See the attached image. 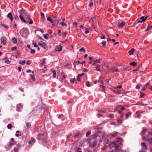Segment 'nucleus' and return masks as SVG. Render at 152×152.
<instances>
[{
	"label": "nucleus",
	"instance_id": "2f4dec72",
	"mask_svg": "<svg viewBox=\"0 0 152 152\" xmlns=\"http://www.w3.org/2000/svg\"><path fill=\"white\" fill-rule=\"evenodd\" d=\"M18 149L16 148H15L14 149H13V151H11V152H18Z\"/></svg>",
	"mask_w": 152,
	"mask_h": 152
},
{
	"label": "nucleus",
	"instance_id": "bb28decb",
	"mask_svg": "<svg viewBox=\"0 0 152 152\" xmlns=\"http://www.w3.org/2000/svg\"><path fill=\"white\" fill-rule=\"evenodd\" d=\"M152 28V26H148V27L145 30V31H148L151 28Z\"/></svg>",
	"mask_w": 152,
	"mask_h": 152
},
{
	"label": "nucleus",
	"instance_id": "680f3d73",
	"mask_svg": "<svg viewBox=\"0 0 152 152\" xmlns=\"http://www.w3.org/2000/svg\"><path fill=\"white\" fill-rule=\"evenodd\" d=\"M76 152H81V151H80V149H76Z\"/></svg>",
	"mask_w": 152,
	"mask_h": 152
},
{
	"label": "nucleus",
	"instance_id": "69168bd1",
	"mask_svg": "<svg viewBox=\"0 0 152 152\" xmlns=\"http://www.w3.org/2000/svg\"><path fill=\"white\" fill-rule=\"evenodd\" d=\"M102 137L103 138H104L106 137L105 134H103L102 135Z\"/></svg>",
	"mask_w": 152,
	"mask_h": 152
},
{
	"label": "nucleus",
	"instance_id": "6ab92c4d",
	"mask_svg": "<svg viewBox=\"0 0 152 152\" xmlns=\"http://www.w3.org/2000/svg\"><path fill=\"white\" fill-rule=\"evenodd\" d=\"M110 70L113 72H118V69L116 68V66H114L113 68Z\"/></svg>",
	"mask_w": 152,
	"mask_h": 152
},
{
	"label": "nucleus",
	"instance_id": "4d7b16f0",
	"mask_svg": "<svg viewBox=\"0 0 152 152\" xmlns=\"http://www.w3.org/2000/svg\"><path fill=\"white\" fill-rule=\"evenodd\" d=\"M140 19H141L142 20L141 21H140V20H139L138 21H137V23H140V22H141V23H142V17H141Z\"/></svg>",
	"mask_w": 152,
	"mask_h": 152
},
{
	"label": "nucleus",
	"instance_id": "bf43d9fd",
	"mask_svg": "<svg viewBox=\"0 0 152 152\" xmlns=\"http://www.w3.org/2000/svg\"><path fill=\"white\" fill-rule=\"evenodd\" d=\"M30 76L31 77L32 79L34 80L35 79V77L34 76L32 75H30Z\"/></svg>",
	"mask_w": 152,
	"mask_h": 152
},
{
	"label": "nucleus",
	"instance_id": "39448f33",
	"mask_svg": "<svg viewBox=\"0 0 152 152\" xmlns=\"http://www.w3.org/2000/svg\"><path fill=\"white\" fill-rule=\"evenodd\" d=\"M62 47L60 45H57L56 46L55 48V50L57 51H60L62 50Z\"/></svg>",
	"mask_w": 152,
	"mask_h": 152
},
{
	"label": "nucleus",
	"instance_id": "774afa93",
	"mask_svg": "<svg viewBox=\"0 0 152 152\" xmlns=\"http://www.w3.org/2000/svg\"><path fill=\"white\" fill-rule=\"evenodd\" d=\"M136 88L137 89H139L140 88V86L139 85H137Z\"/></svg>",
	"mask_w": 152,
	"mask_h": 152
},
{
	"label": "nucleus",
	"instance_id": "f8f14e48",
	"mask_svg": "<svg viewBox=\"0 0 152 152\" xmlns=\"http://www.w3.org/2000/svg\"><path fill=\"white\" fill-rule=\"evenodd\" d=\"M125 22H122L121 23H119L118 24V26L119 28H121L125 25Z\"/></svg>",
	"mask_w": 152,
	"mask_h": 152
},
{
	"label": "nucleus",
	"instance_id": "473e14b6",
	"mask_svg": "<svg viewBox=\"0 0 152 152\" xmlns=\"http://www.w3.org/2000/svg\"><path fill=\"white\" fill-rule=\"evenodd\" d=\"M12 126V125L11 124H9L7 125V128L9 129H10Z\"/></svg>",
	"mask_w": 152,
	"mask_h": 152
},
{
	"label": "nucleus",
	"instance_id": "412c9836",
	"mask_svg": "<svg viewBox=\"0 0 152 152\" xmlns=\"http://www.w3.org/2000/svg\"><path fill=\"white\" fill-rule=\"evenodd\" d=\"M129 64L130 65H132L133 66H135L137 65V63L136 62L134 61L129 63Z\"/></svg>",
	"mask_w": 152,
	"mask_h": 152
},
{
	"label": "nucleus",
	"instance_id": "0e129e2a",
	"mask_svg": "<svg viewBox=\"0 0 152 152\" xmlns=\"http://www.w3.org/2000/svg\"><path fill=\"white\" fill-rule=\"evenodd\" d=\"M121 122H122V121H121V120H117V123H119V124L121 123Z\"/></svg>",
	"mask_w": 152,
	"mask_h": 152
},
{
	"label": "nucleus",
	"instance_id": "58836bf2",
	"mask_svg": "<svg viewBox=\"0 0 152 152\" xmlns=\"http://www.w3.org/2000/svg\"><path fill=\"white\" fill-rule=\"evenodd\" d=\"M108 117L110 118H113V114H110L108 115Z\"/></svg>",
	"mask_w": 152,
	"mask_h": 152
},
{
	"label": "nucleus",
	"instance_id": "0eeeda50",
	"mask_svg": "<svg viewBox=\"0 0 152 152\" xmlns=\"http://www.w3.org/2000/svg\"><path fill=\"white\" fill-rule=\"evenodd\" d=\"M1 40L4 45H5L7 42V39L5 37L1 38Z\"/></svg>",
	"mask_w": 152,
	"mask_h": 152
},
{
	"label": "nucleus",
	"instance_id": "052dcab7",
	"mask_svg": "<svg viewBox=\"0 0 152 152\" xmlns=\"http://www.w3.org/2000/svg\"><path fill=\"white\" fill-rule=\"evenodd\" d=\"M5 63L7 64H9L10 63V61L9 60H7L5 61Z\"/></svg>",
	"mask_w": 152,
	"mask_h": 152
},
{
	"label": "nucleus",
	"instance_id": "f03ea898",
	"mask_svg": "<svg viewBox=\"0 0 152 152\" xmlns=\"http://www.w3.org/2000/svg\"><path fill=\"white\" fill-rule=\"evenodd\" d=\"M47 137V134L45 133H39L37 135V139L38 140H44Z\"/></svg>",
	"mask_w": 152,
	"mask_h": 152
},
{
	"label": "nucleus",
	"instance_id": "423d86ee",
	"mask_svg": "<svg viewBox=\"0 0 152 152\" xmlns=\"http://www.w3.org/2000/svg\"><path fill=\"white\" fill-rule=\"evenodd\" d=\"M96 69H95V70L99 72L102 71V70L101 69V65L99 64H97L96 65Z\"/></svg>",
	"mask_w": 152,
	"mask_h": 152
},
{
	"label": "nucleus",
	"instance_id": "338daca9",
	"mask_svg": "<svg viewBox=\"0 0 152 152\" xmlns=\"http://www.w3.org/2000/svg\"><path fill=\"white\" fill-rule=\"evenodd\" d=\"M61 117H63V115H59L58 116V119H60V118Z\"/></svg>",
	"mask_w": 152,
	"mask_h": 152
},
{
	"label": "nucleus",
	"instance_id": "f704fd0d",
	"mask_svg": "<svg viewBox=\"0 0 152 152\" xmlns=\"http://www.w3.org/2000/svg\"><path fill=\"white\" fill-rule=\"evenodd\" d=\"M143 149H146L147 148V146L145 143L143 142Z\"/></svg>",
	"mask_w": 152,
	"mask_h": 152
},
{
	"label": "nucleus",
	"instance_id": "8fccbe9b",
	"mask_svg": "<svg viewBox=\"0 0 152 152\" xmlns=\"http://www.w3.org/2000/svg\"><path fill=\"white\" fill-rule=\"evenodd\" d=\"M147 18L148 16H143V22Z\"/></svg>",
	"mask_w": 152,
	"mask_h": 152
},
{
	"label": "nucleus",
	"instance_id": "ea45409f",
	"mask_svg": "<svg viewBox=\"0 0 152 152\" xmlns=\"http://www.w3.org/2000/svg\"><path fill=\"white\" fill-rule=\"evenodd\" d=\"M106 42L105 41H103L102 42V45L103 47H105L106 46Z\"/></svg>",
	"mask_w": 152,
	"mask_h": 152
},
{
	"label": "nucleus",
	"instance_id": "de8ad7c7",
	"mask_svg": "<svg viewBox=\"0 0 152 152\" xmlns=\"http://www.w3.org/2000/svg\"><path fill=\"white\" fill-rule=\"evenodd\" d=\"M148 142L150 144L152 143V138H150L148 140Z\"/></svg>",
	"mask_w": 152,
	"mask_h": 152
},
{
	"label": "nucleus",
	"instance_id": "a878e982",
	"mask_svg": "<svg viewBox=\"0 0 152 152\" xmlns=\"http://www.w3.org/2000/svg\"><path fill=\"white\" fill-rule=\"evenodd\" d=\"M60 24L62 26H67V24L64 22H61L60 23Z\"/></svg>",
	"mask_w": 152,
	"mask_h": 152
},
{
	"label": "nucleus",
	"instance_id": "aec40b11",
	"mask_svg": "<svg viewBox=\"0 0 152 152\" xmlns=\"http://www.w3.org/2000/svg\"><path fill=\"white\" fill-rule=\"evenodd\" d=\"M21 135L20 132L18 131H17L15 135L16 137H18L20 136Z\"/></svg>",
	"mask_w": 152,
	"mask_h": 152
},
{
	"label": "nucleus",
	"instance_id": "4468645a",
	"mask_svg": "<svg viewBox=\"0 0 152 152\" xmlns=\"http://www.w3.org/2000/svg\"><path fill=\"white\" fill-rule=\"evenodd\" d=\"M7 17L10 19L11 21H12L13 20V18L12 16V14L11 12H10L8 14Z\"/></svg>",
	"mask_w": 152,
	"mask_h": 152
},
{
	"label": "nucleus",
	"instance_id": "9d476101",
	"mask_svg": "<svg viewBox=\"0 0 152 152\" xmlns=\"http://www.w3.org/2000/svg\"><path fill=\"white\" fill-rule=\"evenodd\" d=\"M84 75V74L83 73L79 74L77 76V80L79 81H80L81 80L80 77Z\"/></svg>",
	"mask_w": 152,
	"mask_h": 152
},
{
	"label": "nucleus",
	"instance_id": "20e7f679",
	"mask_svg": "<svg viewBox=\"0 0 152 152\" xmlns=\"http://www.w3.org/2000/svg\"><path fill=\"white\" fill-rule=\"evenodd\" d=\"M38 44L44 48H46L47 47L46 44L42 42H39L38 43Z\"/></svg>",
	"mask_w": 152,
	"mask_h": 152
},
{
	"label": "nucleus",
	"instance_id": "4be33fe9",
	"mask_svg": "<svg viewBox=\"0 0 152 152\" xmlns=\"http://www.w3.org/2000/svg\"><path fill=\"white\" fill-rule=\"evenodd\" d=\"M32 142H35V139L34 138H31V140L29 141L28 142V144H31Z\"/></svg>",
	"mask_w": 152,
	"mask_h": 152
},
{
	"label": "nucleus",
	"instance_id": "a19ab883",
	"mask_svg": "<svg viewBox=\"0 0 152 152\" xmlns=\"http://www.w3.org/2000/svg\"><path fill=\"white\" fill-rule=\"evenodd\" d=\"M94 18H91L90 19V22L93 23L94 22V20H93L94 19Z\"/></svg>",
	"mask_w": 152,
	"mask_h": 152
},
{
	"label": "nucleus",
	"instance_id": "f3484780",
	"mask_svg": "<svg viewBox=\"0 0 152 152\" xmlns=\"http://www.w3.org/2000/svg\"><path fill=\"white\" fill-rule=\"evenodd\" d=\"M12 42L14 44H16L17 42L16 39L14 37L12 38Z\"/></svg>",
	"mask_w": 152,
	"mask_h": 152
},
{
	"label": "nucleus",
	"instance_id": "e433bc0d",
	"mask_svg": "<svg viewBox=\"0 0 152 152\" xmlns=\"http://www.w3.org/2000/svg\"><path fill=\"white\" fill-rule=\"evenodd\" d=\"M102 70H104L105 69H106L105 67H106V65L105 64L102 65Z\"/></svg>",
	"mask_w": 152,
	"mask_h": 152
},
{
	"label": "nucleus",
	"instance_id": "ddd939ff",
	"mask_svg": "<svg viewBox=\"0 0 152 152\" xmlns=\"http://www.w3.org/2000/svg\"><path fill=\"white\" fill-rule=\"evenodd\" d=\"M96 144V142L94 141L90 143V146L91 147H94L95 146Z\"/></svg>",
	"mask_w": 152,
	"mask_h": 152
},
{
	"label": "nucleus",
	"instance_id": "79ce46f5",
	"mask_svg": "<svg viewBox=\"0 0 152 152\" xmlns=\"http://www.w3.org/2000/svg\"><path fill=\"white\" fill-rule=\"evenodd\" d=\"M79 51H83V52H84V53H85L86 52V51L85 50L84 48H80L79 50Z\"/></svg>",
	"mask_w": 152,
	"mask_h": 152
},
{
	"label": "nucleus",
	"instance_id": "49530a36",
	"mask_svg": "<svg viewBox=\"0 0 152 152\" xmlns=\"http://www.w3.org/2000/svg\"><path fill=\"white\" fill-rule=\"evenodd\" d=\"M86 85L88 87L90 86V85L89 84V83L88 81L86 82Z\"/></svg>",
	"mask_w": 152,
	"mask_h": 152
},
{
	"label": "nucleus",
	"instance_id": "c9c22d12",
	"mask_svg": "<svg viewBox=\"0 0 152 152\" xmlns=\"http://www.w3.org/2000/svg\"><path fill=\"white\" fill-rule=\"evenodd\" d=\"M31 124L29 123H27L26 124V126L28 128H30L31 126Z\"/></svg>",
	"mask_w": 152,
	"mask_h": 152
},
{
	"label": "nucleus",
	"instance_id": "a18cd8bd",
	"mask_svg": "<svg viewBox=\"0 0 152 152\" xmlns=\"http://www.w3.org/2000/svg\"><path fill=\"white\" fill-rule=\"evenodd\" d=\"M91 133V132L90 131H88L86 133V136L87 137Z\"/></svg>",
	"mask_w": 152,
	"mask_h": 152
},
{
	"label": "nucleus",
	"instance_id": "c756f323",
	"mask_svg": "<svg viewBox=\"0 0 152 152\" xmlns=\"http://www.w3.org/2000/svg\"><path fill=\"white\" fill-rule=\"evenodd\" d=\"M25 62H26V61L25 60L21 61L19 62V64H21L22 65H23V64H24L25 63Z\"/></svg>",
	"mask_w": 152,
	"mask_h": 152
},
{
	"label": "nucleus",
	"instance_id": "1a4fd4ad",
	"mask_svg": "<svg viewBox=\"0 0 152 152\" xmlns=\"http://www.w3.org/2000/svg\"><path fill=\"white\" fill-rule=\"evenodd\" d=\"M101 59H99L98 60H97L95 61H93V63L92 64V65L95 66L97 64L100 63Z\"/></svg>",
	"mask_w": 152,
	"mask_h": 152
},
{
	"label": "nucleus",
	"instance_id": "393cba45",
	"mask_svg": "<svg viewBox=\"0 0 152 152\" xmlns=\"http://www.w3.org/2000/svg\"><path fill=\"white\" fill-rule=\"evenodd\" d=\"M100 87L102 88V91H105V87L103 85H100Z\"/></svg>",
	"mask_w": 152,
	"mask_h": 152
},
{
	"label": "nucleus",
	"instance_id": "b1692460",
	"mask_svg": "<svg viewBox=\"0 0 152 152\" xmlns=\"http://www.w3.org/2000/svg\"><path fill=\"white\" fill-rule=\"evenodd\" d=\"M102 77H100L99 78V80H98L97 82H100L101 83V84H103V83L102 81Z\"/></svg>",
	"mask_w": 152,
	"mask_h": 152
},
{
	"label": "nucleus",
	"instance_id": "e2e57ef3",
	"mask_svg": "<svg viewBox=\"0 0 152 152\" xmlns=\"http://www.w3.org/2000/svg\"><path fill=\"white\" fill-rule=\"evenodd\" d=\"M83 71L85 72H87L88 71V70L87 69L84 68L83 69Z\"/></svg>",
	"mask_w": 152,
	"mask_h": 152
},
{
	"label": "nucleus",
	"instance_id": "a211bd4d",
	"mask_svg": "<svg viewBox=\"0 0 152 152\" xmlns=\"http://www.w3.org/2000/svg\"><path fill=\"white\" fill-rule=\"evenodd\" d=\"M47 20L50 21V22H51L52 23H54L55 22L54 20H53L52 19H51V18H50V17H48L47 18Z\"/></svg>",
	"mask_w": 152,
	"mask_h": 152
},
{
	"label": "nucleus",
	"instance_id": "37998d69",
	"mask_svg": "<svg viewBox=\"0 0 152 152\" xmlns=\"http://www.w3.org/2000/svg\"><path fill=\"white\" fill-rule=\"evenodd\" d=\"M122 86H118L116 87H113V88H115V89H117V88H122Z\"/></svg>",
	"mask_w": 152,
	"mask_h": 152
},
{
	"label": "nucleus",
	"instance_id": "6e6552de",
	"mask_svg": "<svg viewBox=\"0 0 152 152\" xmlns=\"http://www.w3.org/2000/svg\"><path fill=\"white\" fill-rule=\"evenodd\" d=\"M136 118H139L142 117L141 113H142L139 111H137L136 112Z\"/></svg>",
	"mask_w": 152,
	"mask_h": 152
},
{
	"label": "nucleus",
	"instance_id": "5fc2aeb1",
	"mask_svg": "<svg viewBox=\"0 0 152 152\" xmlns=\"http://www.w3.org/2000/svg\"><path fill=\"white\" fill-rule=\"evenodd\" d=\"M67 34V32H63L62 33V37H65L66 34Z\"/></svg>",
	"mask_w": 152,
	"mask_h": 152
},
{
	"label": "nucleus",
	"instance_id": "72a5a7b5",
	"mask_svg": "<svg viewBox=\"0 0 152 152\" xmlns=\"http://www.w3.org/2000/svg\"><path fill=\"white\" fill-rule=\"evenodd\" d=\"M21 107H22L21 106L20 104H18L17 105V109H18L17 110L18 111H20V110H18V109L20 108H21Z\"/></svg>",
	"mask_w": 152,
	"mask_h": 152
},
{
	"label": "nucleus",
	"instance_id": "864d4df0",
	"mask_svg": "<svg viewBox=\"0 0 152 152\" xmlns=\"http://www.w3.org/2000/svg\"><path fill=\"white\" fill-rule=\"evenodd\" d=\"M33 45L35 47H38V45L36 44V43L35 42H34L33 43Z\"/></svg>",
	"mask_w": 152,
	"mask_h": 152
},
{
	"label": "nucleus",
	"instance_id": "603ef678",
	"mask_svg": "<svg viewBox=\"0 0 152 152\" xmlns=\"http://www.w3.org/2000/svg\"><path fill=\"white\" fill-rule=\"evenodd\" d=\"M16 49H17V47H16L15 46V47L12 48H11V50H16Z\"/></svg>",
	"mask_w": 152,
	"mask_h": 152
},
{
	"label": "nucleus",
	"instance_id": "c85d7f7f",
	"mask_svg": "<svg viewBox=\"0 0 152 152\" xmlns=\"http://www.w3.org/2000/svg\"><path fill=\"white\" fill-rule=\"evenodd\" d=\"M89 30L87 28H86V29H85V31L84 32L85 34H87L89 33Z\"/></svg>",
	"mask_w": 152,
	"mask_h": 152
},
{
	"label": "nucleus",
	"instance_id": "6e6d98bb",
	"mask_svg": "<svg viewBox=\"0 0 152 152\" xmlns=\"http://www.w3.org/2000/svg\"><path fill=\"white\" fill-rule=\"evenodd\" d=\"M149 85V83H147L145 85V88H143V90H145V88H146Z\"/></svg>",
	"mask_w": 152,
	"mask_h": 152
},
{
	"label": "nucleus",
	"instance_id": "cd10ccee",
	"mask_svg": "<svg viewBox=\"0 0 152 152\" xmlns=\"http://www.w3.org/2000/svg\"><path fill=\"white\" fill-rule=\"evenodd\" d=\"M52 72L53 73V77L55 78L56 77V72L55 71L53 70Z\"/></svg>",
	"mask_w": 152,
	"mask_h": 152
},
{
	"label": "nucleus",
	"instance_id": "9b49d317",
	"mask_svg": "<svg viewBox=\"0 0 152 152\" xmlns=\"http://www.w3.org/2000/svg\"><path fill=\"white\" fill-rule=\"evenodd\" d=\"M16 144L15 142H10L8 146V148L6 147V148L8 149H10L12 147V145H14Z\"/></svg>",
	"mask_w": 152,
	"mask_h": 152
},
{
	"label": "nucleus",
	"instance_id": "dca6fc26",
	"mask_svg": "<svg viewBox=\"0 0 152 152\" xmlns=\"http://www.w3.org/2000/svg\"><path fill=\"white\" fill-rule=\"evenodd\" d=\"M134 51V49L133 48H132L129 51V53L130 55H132L133 54Z\"/></svg>",
	"mask_w": 152,
	"mask_h": 152
},
{
	"label": "nucleus",
	"instance_id": "7ed1b4c3",
	"mask_svg": "<svg viewBox=\"0 0 152 152\" xmlns=\"http://www.w3.org/2000/svg\"><path fill=\"white\" fill-rule=\"evenodd\" d=\"M26 19V20L27 23H28L30 24H32L33 23L32 20L31 18V16L29 15H27L25 16Z\"/></svg>",
	"mask_w": 152,
	"mask_h": 152
},
{
	"label": "nucleus",
	"instance_id": "5701e85b",
	"mask_svg": "<svg viewBox=\"0 0 152 152\" xmlns=\"http://www.w3.org/2000/svg\"><path fill=\"white\" fill-rule=\"evenodd\" d=\"M43 36L45 39H47L49 37V34H44L43 35Z\"/></svg>",
	"mask_w": 152,
	"mask_h": 152
},
{
	"label": "nucleus",
	"instance_id": "09e8293b",
	"mask_svg": "<svg viewBox=\"0 0 152 152\" xmlns=\"http://www.w3.org/2000/svg\"><path fill=\"white\" fill-rule=\"evenodd\" d=\"M58 19H53V20H54L55 22L54 23H56V24H58Z\"/></svg>",
	"mask_w": 152,
	"mask_h": 152
},
{
	"label": "nucleus",
	"instance_id": "c03bdc74",
	"mask_svg": "<svg viewBox=\"0 0 152 152\" xmlns=\"http://www.w3.org/2000/svg\"><path fill=\"white\" fill-rule=\"evenodd\" d=\"M98 136V133H95L93 135V138H95L96 137Z\"/></svg>",
	"mask_w": 152,
	"mask_h": 152
},
{
	"label": "nucleus",
	"instance_id": "13d9d810",
	"mask_svg": "<svg viewBox=\"0 0 152 152\" xmlns=\"http://www.w3.org/2000/svg\"><path fill=\"white\" fill-rule=\"evenodd\" d=\"M41 16L42 18H44V14L43 13L41 12Z\"/></svg>",
	"mask_w": 152,
	"mask_h": 152
},
{
	"label": "nucleus",
	"instance_id": "f257e3e1",
	"mask_svg": "<svg viewBox=\"0 0 152 152\" xmlns=\"http://www.w3.org/2000/svg\"><path fill=\"white\" fill-rule=\"evenodd\" d=\"M27 15V13L25 10L23 9H21L19 11V17L21 20L24 23H26L27 22L23 17V16H26Z\"/></svg>",
	"mask_w": 152,
	"mask_h": 152
},
{
	"label": "nucleus",
	"instance_id": "4c0bfd02",
	"mask_svg": "<svg viewBox=\"0 0 152 152\" xmlns=\"http://www.w3.org/2000/svg\"><path fill=\"white\" fill-rule=\"evenodd\" d=\"M70 82L72 83H74L75 82H76V80L75 78L70 80Z\"/></svg>",
	"mask_w": 152,
	"mask_h": 152
},
{
	"label": "nucleus",
	"instance_id": "7c9ffc66",
	"mask_svg": "<svg viewBox=\"0 0 152 152\" xmlns=\"http://www.w3.org/2000/svg\"><path fill=\"white\" fill-rule=\"evenodd\" d=\"M98 113H104L106 112V111L105 110H99L98 111Z\"/></svg>",
	"mask_w": 152,
	"mask_h": 152
},
{
	"label": "nucleus",
	"instance_id": "3c124183",
	"mask_svg": "<svg viewBox=\"0 0 152 152\" xmlns=\"http://www.w3.org/2000/svg\"><path fill=\"white\" fill-rule=\"evenodd\" d=\"M31 50V52L30 53L32 54H34L35 52V51L34 50H32L31 49L30 50Z\"/></svg>",
	"mask_w": 152,
	"mask_h": 152
},
{
	"label": "nucleus",
	"instance_id": "2eb2a0df",
	"mask_svg": "<svg viewBox=\"0 0 152 152\" xmlns=\"http://www.w3.org/2000/svg\"><path fill=\"white\" fill-rule=\"evenodd\" d=\"M118 132H114L113 133H112L110 134V135L112 137H116L118 134Z\"/></svg>",
	"mask_w": 152,
	"mask_h": 152
}]
</instances>
